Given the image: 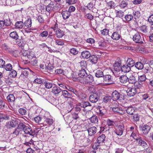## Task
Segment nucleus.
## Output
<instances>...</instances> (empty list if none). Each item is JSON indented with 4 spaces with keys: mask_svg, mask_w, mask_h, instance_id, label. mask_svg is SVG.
Here are the masks:
<instances>
[{
    "mask_svg": "<svg viewBox=\"0 0 153 153\" xmlns=\"http://www.w3.org/2000/svg\"><path fill=\"white\" fill-rule=\"evenodd\" d=\"M30 70L29 68L19 67L18 71V74H20L19 78L23 81H24L27 78L29 75V71Z\"/></svg>",
    "mask_w": 153,
    "mask_h": 153,
    "instance_id": "obj_1",
    "label": "nucleus"
},
{
    "mask_svg": "<svg viewBox=\"0 0 153 153\" xmlns=\"http://www.w3.org/2000/svg\"><path fill=\"white\" fill-rule=\"evenodd\" d=\"M87 76L86 70L85 69H81L79 71V74L77 75H75L73 76L72 79L74 81H80V80L84 78Z\"/></svg>",
    "mask_w": 153,
    "mask_h": 153,
    "instance_id": "obj_2",
    "label": "nucleus"
},
{
    "mask_svg": "<svg viewBox=\"0 0 153 153\" xmlns=\"http://www.w3.org/2000/svg\"><path fill=\"white\" fill-rule=\"evenodd\" d=\"M100 96V91H96L94 89L89 97V100L91 102L96 103L99 100Z\"/></svg>",
    "mask_w": 153,
    "mask_h": 153,
    "instance_id": "obj_3",
    "label": "nucleus"
},
{
    "mask_svg": "<svg viewBox=\"0 0 153 153\" xmlns=\"http://www.w3.org/2000/svg\"><path fill=\"white\" fill-rule=\"evenodd\" d=\"M111 99L114 101L117 100L120 103L123 102L124 100V97L121 94H120L117 91L115 90L112 92L111 94Z\"/></svg>",
    "mask_w": 153,
    "mask_h": 153,
    "instance_id": "obj_4",
    "label": "nucleus"
},
{
    "mask_svg": "<svg viewBox=\"0 0 153 153\" xmlns=\"http://www.w3.org/2000/svg\"><path fill=\"white\" fill-rule=\"evenodd\" d=\"M20 54L22 55V58L23 59H32L34 57V55L30 51L22 50L20 52Z\"/></svg>",
    "mask_w": 153,
    "mask_h": 153,
    "instance_id": "obj_5",
    "label": "nucleus"
},
{
    "mask_svg": "<svg viewBox=\"0 0 153 153\" xmlns=\"http://www.w3.org/2000/svg\"><path fill=\"white\" fill-rule=\"evenodd\" d=\"M19 123L18 120L14 119L6 123L5 126L8 129H10L12 128H15L18 124Z\"/></svg>",
    "mask_w": 153,
    "mask_h": 153,
    "instance_id": "obj_6",
    "label": "nucleus"
},
{
    "mask_svg": "<svg viewBox=\"0 0 153 153\" xmlns=\"http://www.w3.org/2000/svg\"><path fill=\"white\" fill-rule=\"evenodd\" d=\"M73 136L75 139L80 141L83 140L85 137V134L81 131L74 133Z\"/></svg>",
    "mask_w": 153,
    "mask_h": 153,
    "instance_id": "obj_7",
    "label": "nucleus"
},
{
    "mask_svg": "<svg viewBox=\"0 0 153 153\" xmlns=\"http://www.w3.org/2000/svg\"><path fill=\"white\" fill-rule=\"evenodd\" d=\"M94 80L93 76L91 75H87L85 76L82 79L80 80V82L84 84L89 83L92 82Z\"/></svg>",
    "mask_w": 153,
    "mask_h": 153,
    "instance_id": "obj_8",
    "label": "nucleus"
},
{
    "mask_svg": "<svg viewBox=\"0 0 153 153\" xmlns=\"http://www.w3.org/2000/svg\"><path fill=\"white\" fill-rule=\"evenodd\" d=\"M132 39L136 43L142 44L143 43L142 39L140 33L137 32L133 36Z\"/></svg>",
    "mask_w": 153,
    "mask_h": 153,
    "instance_id": "obj_9",
    "label": "nucleus"
},
{
    "mask_svg": "<svg viewBox=\"0 0 153 153\" xmlns=\"http://www.w3.org/2000/svg\"><path fill=\"white\" fill-rule=\"evenodd\" d=\"M103 82L108 84H111L114 83L112 77L109 75H107L103 76Z\"/></svg>",
    "mask_w": 153,
    "mask_h": 153,
    "instance_id": "obj_10",
    "label": "nucleus"
},
{
    "mask_svg": "<svg viewBox=\"0 0 153 153\" xmlns=\"http://www.w3.org/2000/svg\"><path fill=\"white\" fill-rule=\"evenodd\" d=\"M75 94L77 97L78 100L80 101H84L85 100L86 97V96L85 94L81 92L78 91H77L76 92Z\"/></svg>",
    "mask_w": 153,
    "mask_h": 153,
    "instance_id": "obj_11",
    "label": "nucleus"
},
{
    "mask_svg": "<svg viewBox=\"0 0 153 153\" xmlns=\"http://www.w3.org/2000/svg\"><path fill=\"white\" fill-rule=\"evenodd\" d=\"M122 66L121 62H116L114 65V73L120 72L121 71Z\"/></svg>",
    "mask_w": 153,
    "mask_h": 153,
    "instance_id": "obj_12",
    "label": "nucleus"
},
{
    "mask_svg": "<svg viewBox=\"0 0 153 153\" xmlns=\"http://www.w3.org/2000/svg\"><path fill=\"white\" fill-rule=\"evenodd\" d=\"M124 129V127L123 125H119L117 126L114 132L117 135L121 136L123 134Z\"/></svg>",
    "mask_w": 153,
    "mask_h": 153,
    "instance_id": "obj_13",
    "label": "nucleus"
},
{
    "mask_svg": "<svg viewBox=\"0 0 153 153\" xmlns=\"http://www.w3.org/2000/svg\"><path fill=\"white\" fill-rule=\"evenodd\" d=\"M3 49L5 50L7 52H9L14 54V53H18L19 52L17 50L13 51L11 50L10 47L7 45L6 44H4L2 46ZM15 57H16V55H13Z\"/></svg>",
    "mask_w": 153,
    "mask_h": 153,
    "instance_id": "obj_14",
    "label": "nucleus"
},
{
    "mask_svg": "<svg viewBox=\"0 0 153 153\" xmlns=\"http://www.w3.org/2000/svg\"><path fill=\"white\" fill-rule=\"evenodd\" d=\"M126 92L127 95L130 97L134 96L137 93L136 88L134 87L128 88Z\"/></svg>",
    "mask_w": 153,
    "mask_h": 153,
    "instance_id": "obj_15",
    "label": "nucleus"
},
{
    "mask_svg": "<svg viewBox=\"0 0 153 153\" xmlns=\"http://www.w3.org/2000/svg\"><path fill=\"white\" fill-rule=\"evenodd\" d=\"M25 134H29L31 136H33L35 135V132L34 130H33L32 128L29 126H26L24 130Z\"/></svg>",
    "mask_w": 153,
    "mask_h": 153,
    "instance_id": "obj_16",
    "label": "nucleus"
},
{
    "mask_svg": "<svg viewBox=\"0 0 153 153\" xmlns=\"http://www.w3.org/2000/svg\"><path fill=\"white\" fill-rule=\"evenodd\" d=\"M48 35V33L47 31H44L41 33L39 36L40 40L42 41H45Z\"/></svg>",
    "mask_w": 153,
    "mask_h": 153,
    "instance_id": "obj_17",
    "label": "nucleus"
},
{
    "mask_svg": "<svg viewBox=\"0 0 153 153\" xmlns=\"http://www.w3.org/2000/svg\"><path fill=\"white\" fill-rule=\"evenodd\" d=\"M151 127L147 125H144L141 127V130L144 134H147L151 129Z\"/></svg>",
    "mask_w": 153,
    "mask_h": 153,
    "instance_id": "obj_18",
    "label": "nucleus"
},
{
    "mask_svg": "<svg viewBox=\"0 0 153 153\" xmlns=\"http://www.w3.org/2000/svg\"><path fill=\"white\" fill-rule=\"evenodd\" d=\"M137 142L138 143V145L142 147L143 148L145 149L146 148H148V145L147 143L142 140V137Z\"/></svg>",
    "mask_w": 153,
    "mask_h": 153,
    "instance_id": "obj_19",
    "label": "nucleus"
},
{
    "mask_svg": "<svg viewBox=\"0 0 153 153\" xmlns=\"http://www.w3.org/2000/svg\"><path fill=\"white\" fill-rule=\"evenodd\" d=\"M62 91L59 87L55 86L53 87L51 92L54 94L56 95L59 94Z\"/></svg>",
    "mask_w": 153,
    "mask_h": 153,
    "instance_id": "obj_20",
    "label": "nucleus"
},
{
    "mask_svg": "<svg viewBox=\"0 0 153 153\" xmlns=\"http://www.w3.org/2000/svg\"><path fill=\"white\" fill-rule=\"evenodd\" d=\"M62 95L65 98H71L72 97L71 93L69 92L68 91L66 90H62Z\"/></svg>",
    "mask_w": 153,
    "mask_h": 153,
    "instance_id": "obj_21",
    "label": "nucleus"
},
{
    "mask_svg": "<svg viewBox=\"0 0 153 153\" xmlns=\"http://www.w3.org/2000/svg\"><path fill=\"white\" fill-rule=\"evenodd\" d=\"M97 131V128L93 126L89 128L88 130V134L90 136H91L96 133Z\"/></svg>",
    "mask_w": 153,
    "mask_h": 153,
    "instance_id": "obj_22",
    "label": "nucleus"
},
{
    "mask_svg": "<svg viewBox=\"0 0 153 153\" xmlns=\"http://www.w3.org/2000/svg\"><path fill=\"white\" fill-rule=\"evenodd\" d=\"M10 36L12 39L16 40H18V41L16 42H19V36L18 33L16 31H13L10 33Z\"/></svg>",
    "mask_w": 153,
    "mask_h": 153,
    "instance_id": "obj_23",
    "label": "nucleus"
},
{
    "mask_svg": "<svg viewBox=\"0 0 153 153\" xmlns=\"http://www.w3.org/2000/svg\"><path fill=\"white\" fill-rule=\"evenodd\" d=\"M127 77L128 82L129 83L133 84L137 81L135 77L132 74L128 76Z\"/></svg>",
    "mask_w": 153,
    "mask_h": 153,
    "instance_id": "obj_24",
    "label": "nucleus"
},
{
    "mask_svg": "<svg viewBox=\"0 0 153 153\" xmlns=\"http://www.w3.org/2000/svg\"><path fill=\"white\" fill-rule=\"evenodd\" d=\"M105 134H102L97 138V141L98 143L100 144L104 143L105 140Z\"/></svg>",
    "mask_w": 153,
    "mask_h": 153,
    "instance_id": "obj_25",
    "label": "nucleus"
},
{
    "mask_svg": "<svg viewBox=\"0 0 153 153\" xmlns=\"http://www.w3.org/2000/svg\"><path fill=\"white\" fill-rule=\"evenodd\" d=\"M81 56L83 58L87 59L91 56V53L88 51H85L82 52Z\"/></svg>",
    "mask_w": 153,
    "mask_h": 153,
    "instance_id": "obj_26",
    "label": "nucleus"
},
{
    "mask_svg": "<svg viewBox=\"0 0 153 153\" xmlns=\"http://www.w3.org/2000/svg\"><path fill=\"white\" fill-rule=\"evenodd\" d=\"M79 105L80 106V107L83 108L82 110L84 111L85 108L88 106H91V105L90 103L87 101L81 103H79Z\"/></svg>",
    "mask_w": 153,
    "mask_h": 153,
    "instance_id": "obj_27",
    "label": "nucleus"
},
{
    "mask_svg": "<svg viewBox=\"0 0 153 153\" xmlns=\"http://www.w3.org/2000/svg\"><path fill=\"white\" fill-rule=\"evenodd\" d=\"M113 140H114L115 142L121 145H123L125 143V140H123L121 138H116L115 137H113Z\"/></svg>",
    "mask_w": 153,
    "mask_h": 153,
    "instance_id": "obj_28",
    "label": "nucleus"
},
{
    "mask_svg": "<svg viewBox=\"0 0 153 153\" xmlns=\"http://www.w3.org/2000/svg\"><path fill=\"white\" fill-rule=\"evenodd\" d=\"M95 0H92L91 2L88 4L87 6V8L90 10H92L93 9L95 8Z\"/></svg>",
    "mask_w": 153,
    "mask_h": 153,
    "instance_id": "obj_29",
    "label": "nucleus"
},
{
    "mask_svg": "<svg viewBox=\"0 0 153 153\" xmlns=\"http://www.w3.org/2000/svg\"><path fill=\"white\" fill-rule=\"evenodd\" d=\"M121 35L119 33L117 32H115L113 33L111 38L114 40H118L120 38Z\"/></svg>",
    "mask_w": 153,
    "mask_h": 153,
    "instance_id": "obj_30",
    "label": "nucleus"
},
{
    "mask_svg": "<svg viewBox=\"0 0 153 153\" xmlns=\"http://www.w3.org/2000/svg\"><path fill=\"white\" fill-rule=\"evenodd\" d=\"M44 84L45 88L47 89L51 88L53 87L54 85H55L52 81H45Z\"/></svg>",
    "mask_w": 153,
    "mask_h": 153,
    "instance_id": "obj_31",
    "label": "nucleus"
},
{
    "mask_svg": "<svg viewBox=\"0 0 153 153\" xmlns=\"http://www.w3.org/2000/svg\"><path fill=\"white\" fill-rule=\"evenodd\" d=\"M127 76L126 75H123L120 76V82L123 84H127L128 83Z\"/></svg>",
    "mask_w": 153,
    "mask_h": 153,
    "instance_id": "obj_32",
    "label": "nucleus"
},
{
    "mask_svg": "<svg viewBox=\"0 0 153 153\" xmlns=\"http://www.w3.org/2000/svg\"><path fill=\"white\" fill-rule=\"evenodd\" d=\"M130 70V68L127 64H125L122 66L121 71L124 73H126L129 72Z\"/></svg>",
    "mask_w": 153,
    "mask_h": 153,
    "instance_id": "obj_33",
    "label": "nucleus"
},
{
    "mask_svg": "<svg viewBox=\"0 0 153 153\" xmlns=\"http://www.w3.org/2000/svg\"><path fill=\"white\" fill-rule=\"evenodd\" d=\"M134 61L132 59L129 58L127 61L126 64L131 68L134 65Z\"/></svg>",
    "mask_w": 153,
    "mask_h": 153,
    "instance_id": "obj_34",
    "label": "nucleus"
},
{
    "mask_svg": "<svg viewBox=\"0 0 153 153\" xmlns=\"http://www.w3.org/2000/svg\"><path fill=\"white\" fill-rule=\"evenodd\" d=\"M7 107V104L5 101L2 100H0V109L3 110Z\"/></svg>",
    "mask_w": 153,
    "mask_h": 153,
    "instance_id": "obj_35",
    "label": "nucleus"
},
{
    "mask_svg": "<svg viewBox=\"0 0 153 153\" xmlns=\"http://www.w3.org/2000/svg\"><path fill=\"white\" fill-rule=\"evenodd\" d=\"M95 75L96 77L99 78L103 77L104 74L103 71L101 70H97L95 73Z\"/></svg>",
    "mask_w": 153,
    "mask_h": 153,
    "instance_id": "obj_36",
    "label": "nucleus"
},
{
    "mask_svg": "<svg viewBox=\"0 0 153 153\" xmlns=\"http://www.w3.org/2000/svg\"><path fill=\"white\" fill-rule=\"evenodd\" d=\"M7 99L8 102H13L15 100V97L13 94H10L7 97Z\"/></svg>",
    "mask_w": 153,
    "mask_h": 153,
    "instance_id": "obj_37",
    "label": "nucleus"
},
{
    "mask_svg": "<svg viewBox=\"0 0 153 153\" xmlns=\"http://www.w3.org/2000/svg\"><path fill=\"white\" fill-rule=\"evenodd\" d=\"M62 15L63 19H68L70 16L71 13L68 11H65L62 12Z\"/></svg>",
    "mask_w": 153,
    "mask_h": 153,
    "instance_id": "obj_38",
    "label": "nucleus"
},
{
    "mask_svg": "<svg viewBox=\"0 0 153 153\" xmlns=\"http://www.w3.org/2000/svg\"><path fill=\"white\" fill-rule=\"evenodd\" d=\"M99 112L98 113L100 116H102L106 114V110L104 108L99 107Z\"/></svg>",
    "mask_w": 153,
    "mask_h": 153,
    "instance_id": "obj_39",
    "label": "nucleus"
},
{
    "mask_svg": "<svg viewBox=\"0 0 153 153\" xmlns=\"http://www.w3.org/2000/svg\"><path fill=\"white\" fill-rule=\"evenodd\" d=\"M56 35L57 38H60L63 36L64 33L63 31L59 29H58L56 31Z\"/></svg>",
    "mask_w": 153,
    "mask_h": 153,
    "instance_id": "obj_40",
    "label": "nucleus"
},
{
    "mask_svg": "<svg viewBox=\"0 0 153 153\" xmlns=\"http://www.w3.org/2000/svg\"><path fill=\"white\" fill-rule=\"evenodd\" d=\"M135 67L138 70L142 69L144 67L143 63L140 62H137L134 65Z\"/></svg>",
    "mask_w": 153,
    "mask_h": 153,
    "instance_id": "obj_41",
    "label": "nucleus"
},
{
    "mask_svg": "<svg viewBox=\"0 0 153 153\" xmlns=\"http://www.w3.org/2000/svg\"><path fill=\"white\" fill-rule=\"evenodd\" d=\"M54 7V4H50L46 6V10L47 11L50 13L51 11L53 10Z\"/></svg>",
    "mask_w": 153,
    "mask_h": 153,
    "instance_id": "obj_42",
    "label": "nucleus"
},
{
    "mask_svg": "<svg viewBox=\"0 0 153 153\" xmlns=\"http://www.w3.org/2000/svg\"><path fill=\"white\" fill-rule=\"evenodd\" d=\"M115 6V4L114 2L110 1L107 3V6L108 9L113 8Z\"/></svg>",
    "mask_w": 153,
    "mask_h": 153,
    "instance_id": "obj_43",
    "label": "nucleus"
},
{
    "mask_svg": "<svg viewBox=\"0 0 153 153\" xmlns=\"http://www.w3.org/2000/svg\"><path fill=\"white\" fill-rule=\"evenodd\" d=\"M126 112L129 114L132 115L135 111V109L132 106L128 107L126 109Z\"/></svg>",
    "mask_w": 153,
    "mask_h": 153,
    "instance_id": "obj_44",
    "label": "nucleus"
},
{
    "mask_svg": "<svg viewBox=\"0 0 153 153\" xmlns=\"http://www.w3.org/2000/svg\"><path fill=\"white\" fill-rule=\"evenodd\" d=\"M90 57V62L92 63L95 64L97 62L98 57L96 56L95 55H92V56H91Z\"/></svg>",
    "mask_w": 153,
    "mask_h": 153,
    "instance_id": "obj_45",
    "label": "nucleus"
},
{
    "mask_svg": "<svg viewBox=\"0 0 153 153\" xmlns=\"http://www.w3.org/2000/svg\"><path fill=\"white\" fill-rule=\"evenodd\" d=\"M24 23L22 21L17 22L15 25V26L17 28L22 29Z\"/></svg>",
    "mask_w": 153,
    "mask_h": 153,
    "instance_id": "obj_46",
    "label": "nucleus"
},
{
    "mask_svg": "<svg viewBox=\"0 0 153 153\" xmlns=\"http://www.w3.org/2000/svg\"><path fill=\"white\" fill-rule=\"evenodd\" d=\"M89 120L92 123H97L98 121L97 117L95 115L93 116Z\"/></svg>",
    "mask_w": 153,
    "mask_h": 153,
    "instance_id": "obj_47",
    "label": "nucleus"
},
{
    "mask_svg": "<svg viewBox=\"0 0 153 153\" xmlns=\"http://www.w3.org/2000/svg\"><path fill=\"white\" fill-rule=\"evenodd\" d=\"M131 137H132L134 139L136 140L137 142L138 141L139 139H140L141 137L138 135H137L135 133L132 131Z\"/></svg>",
    "mask_w": 153,
    "mask_h": 153,
    "instance_id": "obj_48",
    "label": "nucleus"
},
{
    "mask_svg": "<svg viewBox=\"0 0 153 153\" xmlns=\"http://www.w3.org/2000/svg\"><path fill=\"white\" fill-rule=\"evenodd\" d=\"M31 20L30 19H28L25 22V25L27 28L31 27Z\"/></svg>",
    "mask_w": 153,
    "mask_h": 153,
    "instance_id": "obj_49",
    "label": "nucleus"
},
{
    "mask_svg": "<svg viewBox=\"0 0 153 153\" xmlns=\"http://www.w3.org/2000/svg\"><path fill=\"white\" fill-rule=\"evenodd\" d=\"M140 31L143 33H146L148 32V27L146 25H143L141 27Z\"/></svg>",
    "mask_w": 153,
    "mask_h": 153,
    "instance_id": "obj_50",
    "label": "nucleus"
},
{
    "mask_svg": "<svg viewBox=\"0 0 153 153\" xmlns=\"http://www.w3.org/2000/svg\"><path fill=\"white\" fill-rule=\"evenodd\" d=\"M30 136L26 135H23L22 136V142L24 143L25 142H28L29 141Z\"/></svg>",
    "mask_w": 153,
    "mask_h": 153,
    "instance_id": "obj_51",
    "label": "nucleus"
},
{
    "mask_svg": "<svg viewBox=\"0 0 153 153\" xmlns=\"http://www.w3.org/2000/svg\"><path fill=\"white\" fill-rule=\"evenodd\" d=\"M7 78H4V79H3L6 83L8 85H10L12 83L13 80L10 78H9L8 76H6Z\"/></svg>",
    "mask_w": 153,
    "mask_h": 153,
    "instance_id": "obj_52",
    "label": "nucleus"
},
{
    "mask_svg": "<svg viewBox=\"0 0 153 153\" xmlns=\"http://www.w3.org/2000/svg\"><path fill=\"white\" fill-rule=\"evenodd\" d=\"M126 21L127 22L130 21L133 18V16L131 14H127L124 17Z\"/></svg>",
    "mask_w": 153,
    "mask_h": 153,
    "instance_id": "obj_53",
    "label": "nucleus"
},
{
    "mask_svg": "<svg viewBox=\"0 0 153 153\" xmlns=\"http://www.w3.org/2000/svg\"><path fill=\"white\" fill-rule=\"evenodd\" d=\"M138 78V80L141 82H144L146 79V76L144 74L141 75H139Z\"/></svg>",
    "mask_w": 153,
    "mask_h": 153,
    "instance_id": "obj_54",
    "label": "nucleus"
},
{
    "mask_svg": "<svg viewBox=\"0 0 153 153\" xmlns=\"http://www.w3.org/2000/svg\"><path fill=\"white\" fill-rule=\"evenodd\" d=\"M17 128L19 130L20 129V130H24L25 127H26L25 125L24 124L22 123H19L18 125Z\"/></svg>",
    "mask_w": 153,
    "mask_h": 153,
    "instance_id": "obj_55",
    "label": "nucleus"
},
{
    "mask_svg": "<svg viewBox=\"0 0 153 153\" xmlns=\"http://www.w3.org/2000/svg\"><path fill=\"white\" fill-rule=\"evenodd\" d=\"M19 131L17 128L15 129L13 133H11V135L13 137H16L19 134Z\"/></svg>",
    "mask_w": 153,
    "mask_h": 153,
    "instance_id": "obj_56",
    "label": "nucleus"
},
{
    "mask_svg": "<svg viewBox=\"0 0 153 153\" xmlns=\"http://www.w3.org/2000/svg\"><path fill=\"white\" fill-rule=\"evenodd\" d=\"M80 66L81 68V69H85L86 68V64L85 61H82L80 63Z\"/></svg>",
    "mask_w": 153,
    "mask_h": 153,
    "instance_id": "obj_57",
    "label": "nucleus"
},
{
    "mask_svg": "<svg viewBox=\"0 0 153 153\" xmlns=\"http://www.w3.org/2000/svg\"><path fill=\"white\" fill-rule=\"evenodd\" d=\"M133 14L135 19L138 18L140 16V13L138 10H134L133 12Z\"/></svg>",
    "mask_w": 153,
    "mask_h": 153,
    "instance_id": "obj_58",
    "label": "nucleus"
},
{
    "mask_svg": "<svg viewBox=\"0 0 153 153\" xmlns=\"http://www.w3.org/2000/svg\"><path fill=\"white\" fill-rule=\"evenodd\" d=\"M4 25L6 26H10L11 23V20L10 19H6L3 21Z\"/></svg>",
    "mask_w": 153,
    "mask_h": 153,
    "instance_id": "obj_59",
    "label": "nucleus"
},
{
    "mask_svg": "<svg viewBox=\"0 0 153 153\" xmlns=\"http://www.w3.org/2000/svg\"><path fill=\"white\" fill-rule=\"evenodd\" d=\"M4 68L7 71H10L12 69V66L10 64H8L4 65Z\"/></svg>",
    "mask_w": 153,
    "mask_h": 153,
    "instance_id": "obj_60",
    "label": "nucleus"
},
{
    "mask_svg": "<svg viewBox=\"0 0 153 153\" xmlns=\"http://www.w3.org/2000/svg\"><path fill=\"white\" fill-rule=\"evenodd\" d=\"M66 89L70 92H73L74 94H75L76 92L77 91L76 89L73 88L72 87H70L69 86H66Z\"/></svg>",
    "mask_w": 153,
    "mask_h": 153,
    "instance_id": "obj_61",
    "label": "nucleus"
},
{
    "mask_svg": "<svg viewBox=\"0 0 153 153\" xmlns=\"http://www.w3.org/2000/svg\"><path fill=\"white\" fill-rule=\"evenodd\" d=\"M111 97L110 96H105L103 98V102L105 103H107L110 101Z\"/></svg>",
    "mask_w": 153,
    "mask_h": 153,
    "instance_id": "obj_62",
    "label": "nucleus"
},
{
    "mask_svg": "<svg viewBox=\"0 0 153 153\" xmlns=\"http://www.w3.org/2000/svg\"><path fill=\"white\" fill-rule=\"evenodd\" d=\"M112 110L115 113H120L121 111L120 108L118 107H114L112 108Z\"/></svg>",
    "mask_w": 153,
    "mask_h": 153,
    "instance_id": "obj_63",
    "label": "nucleus"
},
{
    "mask_svg": "<svg viewBox=\"0 0 153 153\" xmlns=\"http://www.w3.org/2000/svg\"><path fill=\"white\" fill-rule=\"evenodd\" d=\"M70 53L73 55H76L78 52L76 49L74 48H72L70 50Z\"/></svg>",
    "mask_w": 153,
    "mask_h": 153,
    "instance_id": "obj_64",
    "label": "nucleus"
}]
</instances>
